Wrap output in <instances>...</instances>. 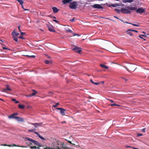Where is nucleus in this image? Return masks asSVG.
Segmentation results:
<instances>
[{"instance_id":"obj_18","label":"nucleus","mask_w":149,"mask_h":149,"mask_svg":"<svg viewBox=\"0 0 149 149\" xmlns=\"http://www.w3.org/2000/svg\"><path fill=\"white\" fill-rule=\"evenodd\" d=\"M65 30L66 32H70L72 33V31L70 30L69 29L68 27H66L65 28Z\"/></svg>"},{"instance_id":"obj_61","label":"nucleus","mask_w":149,"mask_h":149,"mask_svg":"<svg viewBox=\"0 0 149 149\" xmlns=\"http://www.w3.org/2000/svg\"><path fill=\"white\" fill-rule=\"evenodd\" d=\"M24 10H29L28 9H25V8H24Z\"/></svg>"},{"instance_id":"obj_15","label":"nucleus","mask_w":149,"mask_h":149,"mask_svg":"<svg viewBox=\"0 0 149 149\" xmlns=\"http://www.w3.org/2000/svg\"><path fill=\"white\" fill-rule=\"evenodd\" d=\"M53 12L54 13H57L59 10L56 7H53L52 8Z\"/></svg>"},{"instance_id":"obj_5","label":"nucleus","mask_w":149,"mask_h":149,"mask_svg":"<svg viewBox=\"0 0 149 149\" xmlns=\"http://www.w3.org/2000/svg\"><path fill=\"white\" fill-rule=\"evenodd\" d=\"M121 12L124 14H130L131 12L127 9L125 8H122L120 10Z\"/></svg>"},{"instance_id":"obj_55","label":"nucleus","mask_w":149,"mask_h":149,"mask_svg":"<svg viewBox=\"0 0 149 149\" xmlns=\"http://www.w3.org/2000/svg\"><path fill=\"white\" fill-rule=\"evenodd\" d=\"M122 78L124 79V80H125V82H126V81H127L128 80V79H125V78H124V77H122Z\"/></svg>"},{"instance_id":"obj_45","label":"nucleus","mask_w":149,"mask_h":149,"mask_svg":"<svg viewBox=\"0 0 149 149\" xmlns=\"http://www.w3.org/2000/svg\"><path fill=\"white\" fill-rule=\"evenodd\" d=\"M2 48L4 49H7V50H10V49L7 48L3 47Z\"/></svg>"},{"instance_id":"obj_31","label":"nucleus","mask_w":149,"mask_h":149,"mask_svg":"<svg viewBox=\"0 0 149 149\" xmlns=\"http://www.w3.org/2000/svg\"><path fill=\"white\" fill-rule=\"evenodd\" d=\"M65 140L66 141H67L68 142V143H70L72 144L73 145H75V144L72 143L71 141H70L68 140H67V139H65Z\"/></svg>"},{"instance_id":"obj_21","label":"nucleus","mask_w":149,"mask_h":149,"mask_svg":"<svg viewBox=\"0 0 149 149\" xmlns=\"http://www.w3.org/2000/svg\"><path fill=\"white\" fill-rule=\"evenodd\" d=\"M19 108L20 109H23L24 108L25 106L24 105H22L20 104H19L18 105Z\"/></svg>"},{"instance_id":"obj_23","label":"nucleus","mask_w":149,"mask_h":149,"mask_svg":"<svg viewBox=\"0 0 149 149\" xmlns=\"http://www.w3.org/2000/svg\"><path fill=\"white\" fill-rule=\"evenodd\" d=\"M90 81L93 84H94L96 85H99L100 84V83H99L94 82L93 81V80H92V79H90Z\"/></svg>"},{"instance_id":"obj_9","label":"nucleus","mask_w":149,"mask_h":149,"mask_svg":"<svg viewBox=\"0 0 149 149\" xmlns=\"http://www.w3.org/2000/svg\"><path fill=\"white\" fill-rule=\"evenodd\" d=\"M33 91H34V92L30 94L29 95H26L25 96L27 97H31L33 96L36 95V93H37V92L34 90H33Z\"/></svg>"},{"instance_id":"obj_19","label":"nucleus","mask_w":149,"mask_h":149,"mask_svg":"<svg viewBox=\"0 0 149 149\" xmlns=\"http://www.w3.org/2000/svg\"><path fill=\"white\" fill-rule=\"evenodd\" d=\"M100 66L102 68L105 69H108V66H106L105 65L103 64H101L100 65Z\"/></svg>"},{"instance_id":"obj_3","label":"nucleus","mask_w":149,"mask_h":149,"mask_svg":"<svg viewBox=\"0 0 149 149\" xmlns=\"http://www.w3.org/2000/svg\"><path fill=\"white\" fill-rule=\"evenodd\" d=\"M91 6L95 9H100L103 8V7L100 4H95L93 5H91Z\"/></svg>"},{"instance_id":"obj_32","label":"nucleus","mask_w":149,"mask_h":149,"mask_svg":"<svg viewBox=\"0 0 149 149\" xmlns=\"http://www.w3.org/2000/svg\"><path fill=\"white\" fill-rule=\"evenodd\" d=\"M36 145H37L38 146H39V147L42 146V145H41V144L38 141H37V143H36Z\"/></svg>"},{"instance_id":"obj_62","label":"nucleus","mask_w":149,"mask_h":149,"mask_svg":"<svg viewBox=\"0 0 149 149\" xmlns=\"http://www.w3.org/2000/svg\"><path fill=\"white\" fill-rule=\"evenodd\" d=\"M24 10H29L28 9H25V8H24Z\"/></svg>"},{"instance_id":"obj_64","label":"nucleus","mask_w":149,"mask_h":149,"mask_svg":"<svg viewBox=\"0 0 149 149\" xmlns=\"http://www.w3.org/2000/svg\"><path fill=\"white\" fill-rule=\"evenodd\" d=\"M142 33H143L144 34V35H145V34H146V33H145V32L143 31V32H142Z\"/></svg>"},{"instance_id":"obj_58","label":"nucleus","mask_w":149,"mask_h":149,"mask_svg":"<svg viewBox=\"0 0 149 149\" xmlns=\"http://www.w3.org/2000/svg\"><path fill=\"white\" fill-rule=\"evenodd\" d=\"M21 6H22V8L24 9V6H23V4L22 5H21Z\"/></svg>"},{"instance_id":"obj_39","label":"nucleus","mask_w":149,"mask_h":149,"mask_svg":"<svg viewBox=\"0 0 149 149\" xmlns=\"http://www.w3.org/2000/svg\"><path fill=\"white\" fill-rule=\"evenodd\" d=\"M143 134L141 133H138L137 134V136H142Z\"/></svg>"},{"instance_id":"obj_24","label":"nucleus","mask_w":149,"mask_h":149,"mask_svg":"<svg viewBox=\"0 0 149 149\" xmlns=\"http://www.w3.org/2000/svg\"><path fill=\"white\" fill-rule=\"evenodd\" d=\"M139 37L143 39L144 40H145L142 37H146V36L145 35H140L139 36Z\"/></svg>"},{"instance_id":"obj_6","label":"nucleus","mask_w":149,"mask_h":149,"mask_svg":"<svg viewBox=\"0 0 149 149\" xmlns=\"http://www.w3.org/2000/svg\"><path fill=\"white\" fill-rule=\"evenodd\" d=\"M47 26L49 30L51 32H55V31L54 30L53 26L51 25L50 24H47Z\"/></svg>"},{"instance_id":"obj_25","label":"nucleus","mask_w":149,"mask_h":149,"mask_svg":"<svg viewBox=\"0 0 149 149\" xmlns=\"http://www.w3.org/2000/svg\"><path fill=\"white\" fill-rule=\"evenodd\" d=\"M6 89L7 91H11V89L9 88V86L8 85H6Z\"/></svg>"},{"instance_id":"obj_52","label":"nucleus","mask_w":149,"mask_h":149,"mask_svg":"<svg viewBox=\"0 0 149 149\" xmlns=\"http://www.w3.org/2000/svg\"><path fill=\"white\" fill-rule=\"evenodd\" d=\"M131 30L132 31H134V32H135L136 33L138 32V31H136V30L132 29V30Z\"/></svg>"},{"instance_id":"obj_33","label":"nucleus","mask_w":149,"mask_h":149,"mask_svg":"<svg viewBox=\"0 0 149 149\" xmlns=\"http://www.w3.org/2000/svg\"><path fill=\"white\" fill-rule=\"evenodd\" d=\"M36 130V129H32V130H28L29 132H34L35 130Z\"/></svg>"},{"instance_id":"obj_42","label":"nucleus","mask_w":149,"mask_h":149,"mask_svg":"<svg viewBox=\"0 0 149 149\" xmlns=\"http://www.w3.org/2000/svg\"><path fill=\"white\" fill-rule=\"evenodd\" d=\"M104 18L106 19H109V20H111V21H114V20L112 19H110V18H109V17H105V18Z\"/></svg>"},{"instance_id":"obj_60","label":"nucleus","mask_w":149,"mask_h":149,"mask_svg":"<svg viewBox=\"0 0 149 149\" xmlns=\"http://www.w3.org/2000/svg\"><path fill=\"white\" fill-rule=\"evenodd\" d=\"M133 149H139L138 148H136L135 147H132Z\"/></svg>"},{"instance_id":"obj_14","label":"nucleus","mask_w":149,"mask_h":149,"mask_svg":"<svg viewBox=\"0 0 149 149\" xmlns=\"http://www.w3.org/2000/svg\"><path fill=\"white\" fill-rule=\"evenodd\" d=\"M131 30H132V29H128L126 31V33L131 36H132L133 35V34L131 32L132 31Z\"/></svg>"},{"instance_id":"obj_8","label":"nucleus","mask_w":149,"mask_h":149,"mask_svg":"<svg viewBox=\"0 0 149 149\" xmlns=\"http://www.w3.org/2000/svg\"><path fill=\"white\" fill-rule=\"evenodd\" d=\"M57 109L60 110V113L62 116L65 115V111H66V109H63L61 108H56Z\"/></svg>"},{"instance_id":"obj_2","label":"nucleus","mask_w":149,"mask_h":149,"mask_svg":"<svg viewBox=\"0 0 149 149\" xmlns=\"http://www.w3.org/2000/svg\"><path fill=\"white\" fill-rule=\"evenodd\" d=\"M77 3L76 1L70 3L69 6L72 9H75L77 8Z\"/></svg>"},{"instance_id":"obj_36","label":"nucleus","mask_w":149,"mask_h":149,"mask_svg":"<svg viewBox=\"0 0 149 149\" xmlns=\"http://www.w3.org/2000/svg\"><path fill=\"white\" fill-rule=\"evenodd\" d=\"M75 18L73 17L72 19L70 20V21L72 22H74L75 21Z\"/></svg>"},{"instance_id":"obj_51","label":"nucleus","mask_w":149,"mask_h":149,"mask_svg":"<svg viewBox=\"0 0 149 149\" xmlns=\"http://www.w3.org/2000/svg\"><path fill=\"white\" fill-rule=\"evenodd\" d=\"M145 130H146V128H144L142 130V131L143 132H145Z\"/></svg>"},{"instance_id":"obj_34","label":"nucleus","mask_w":149,"mask_h":149,"mask_svg":"<svg viewBox=\"0 0 149 149\" xmlns=\"http://www.w3.org/2000/svg\"><path fill=\"white\" fill-rule=\"evenodd\" d=\"M45 64H48L49 63V61L48 60H46L45 61Z\"/></svg>"},{"instance_id":"obj_56","label":"nucleus","mask_w":149,"mask_h":149,"mask_svg":"<svg viewBox=\"0 0 149 149\" xmlns=\"http://www.w3.org/2000/svg\"><path fill=\"white\" fill-rule=\"evenodd\" d=\"M126 147L127 148H132L133 147H131L130 146H126Z\"/></svg>"},{"instance_id":"obj_57","label":"nucleus","mask_w":149,"mask_h":149,"mask_svg":"<svg viewBox=\"0 0 149 149\" xmlns=\"http://www.w3.org/2000/svg\"><path fill=\"white\" fill-rule=\"evenodd\" d=\"M124 23H127V24H131V23H128V22H124Z\"/></svg>"},{"instance_id":"obj_47","label":"nucleus","mask_w":149,"mask_h":149,"mask_svg":"<svg viewBox=\"0 0 149 149\" xmlns=\"http://www.w3.org/2000/svg\"><path fill=\"white\" fill-rule=\"evenodd\" d=\"M73 36H80V35H79V34H74V33H73Z\"/></svg>"},{"instance_id":"obj_11","label":"nucleus","mask_w":149,"mask_h":149,"mask_svg":"<svg viewBox=\"0 0 149 149\" xmlns=\"http://www.w3.org/2000/svg\"><path fill=\"white\" fill-rule=\"evenodd\" d=\"M26 139L28 141H30L32 143H33L34 144L36 145V143H37V141L33 140L29 138H26Z\"/></svg>"},{"instance_id":"obj_27","label":"nucleus","mask_w":149,"mask_h":149,"mask_svg":"<svg viewBox=\"0 0 149 149\" xmlns=\"http://www.w3.org/2000/svg\"><path fill=\"white\" fill-rule=\"evenodd\" d=\"M30 148L31 149H36V148L39 149L40 148L39 147H37L36 146H30Z\"/></svg>"},{"instance_id":"obj_29","label":"nucleus","mask_w":149,"mask_h":149,"mask_svg":"<svg viewBox=\"0 0 149 149\" xmlns=\"http://www.w3.org/2000/svg\"><path fill=\"white\" fill-rule=\"evenodd\" d=\"M114 10L117 13H120V10L118 9H115Z\"/></svg>"},{"instance_id":"obj_4","label":"nucleus","mask_w":149,"mask_h":149,"mask_svg":"<svg viewBox=\"0 0 149 149\" xmlns=\"http://www.w3.org/2000/svg\"><path fill=\"white\" fill-rule=\"evenodd\" d=\"M82 48L77 47H75L72 49L73 50L78 53H80L82 51Z\"/></svg>"},{"instance_id":"obj_1","label":"nucleus","mask_w":149,"mask_h":149,"mask_svg":"<svg viewBox=\"0 0 149 149\" xmlns=\"http://www.w3.org/2000/svg\"><path fill=\"white\" fill-rule=\"evenodd\" d=\"M127 8L128 9L131 10H136V12L140 14H142L145 11V10L144 9L141 8H139L137 10L136 8L134 7H127Z\"/></svg>"},{"instance_id":"obj_40","label":"nucleus","mask_w":149,"mask_h":149,"mask_svg":"<svg viewBox=\"0 0 149 149\" xmlns=\"http://www.w3.org/2000/svg\"><path fill=\"white\" fill-rule=\"evenodd\" d=\"M2 91L3 92H7V91H8L6 88H3L2 90Z\"/></svg>"},{"instance_id":"obj_13","label":"nucleus","mask_w":149,"mask_h":149,"mask_svg":"<svg viewBox=\"0 0 149 149\" xmlns=\"http://www.w3.org/2000/svg\"><path fill=\"white\" fill-rule=\"evenodd\" d=\"M34 133L36 134L39 137V138H40V139H41L42 140H45V139L44 138H43L42 136L40 135V134L38 132H34Z\"/></svg>"},{"instance_id":"obj_30","label":"nucleus","mask_w":149,"mask_h":149,"mask_svg":"<svg viewBox=\"0 0 149 149\" xmlns=\"http://www.w3.org/2000/svg\"><path fill=\"white\" fill-rule=\"evenodd\" d=\"M132 24L133 26H137L139 27L140 26V25L139 24Z\"/></svg>"},{"instance_id":"obj_22","label":"nucleus","mask_w":149,"mask_h":149,"mask_svg":"<svg viewBox=\"0 0 149 149\" xmlns=\"http://www.w3.org/2000/svg\"><path fill=\"white\" fill-rule=\"evenodd\" d=\"M62 2L64 4H65L67 3H69V0H63Z\"/></svg>"},{"instance_id":"obj_48","label":"nucleus","mask_w":149,"mask_h":149,"mask_svg":"<svg viewBox=\"0 0 149 149\" xmlns=\"http://www.w3.org/2000/svg\"><path fill=\"white\" fill-rule=\"evenodd\" d=\"M19 38H20V39H24V38L22 36H19Z\"/></svg>"},{"instance_id":"obj_16","label":"nucleus","mask_w":149,"mask_h":149,"mask_svg":"<svg viewBox=\"0 0 149 149\" xmlns=\"http://www.w3.org/2000/svg\"><path fill=\"white\" fill-rule=\"evenodd\" d=\"M133 0H123V2L124 3H130L133 2Z\"/></svg>"},{"instance_id":"obj_54","label":"nucleus","mask_w":149,"mask_h":149,"mask_svg":"<svg viewBox=\"0 0 149 149\" xmlns=\"http://www.w3.org/2000/svg\"><path fill=\"white\" fill-rule=\"evenodd\" d=\"M18 29L19 31L20 32H21V30L20 28V26H18Z\"/></svg>"},{"instance_id":"obj_7","label":"nucleus","mask_w":149,"mask_h":149,"mask_svg":"<svg viewBox=\"0 0 149 149\" xmlns=\"http://www.w3.org/2000/svg\"><path fill=\"white\" fill-rule=\"evenodd\" d=\"M42 123H43L42 122H41L40 123H31L30 124L33 125L35 127L37 128L38 126H41L42 124Z\"/></svg>"},{"instance_id":"obj_59","label":"nucleus","mask_w":149,"mask_h":149,"mask_svg":"<svg viewBox=\"0 0 149 149\" xmlns=\"http://www.w3.org/2000/svg\"><path fill=\"white\" fill-rule=\"evenodd\" d=\"M116 106H117L119 107H120V105H119V104H116Z\"/></svg>"},{"instance_id":"obj_35","label":"nucleus","mask_w":149,"mask_h":149,"mask_svg":"<svg viewBox=\"0 0 149 149\" xmlns=\"http://www.w3.org/2000/svg\"><path fill=\"white\" fill-rule=\"evenodd\" d=\"M25 56H29V57H31V58H34V57H35V56H34V55H32L31 56H29L28 55H25Z\"/></svg>"},{"instance_id":"obj_28","label":"nucleus","mask_w":149,"mask_h":149,"mask_svg":"<svg viewBox=\"0 0 149 149\" xmlns=\"http://www.w3.org/2000/svg\"><path fill=\"white\" fill-rule=\"evenodd\" d=\"M12 100L13 101H15V103H17L19 102L18 101H17L14 98H12Z\"/></svg>"},{"instance_id":"obj_49","label":"nucleus","mask_w":149,"mask_h":149,"mask_svg":"<svg viewBox=\"0 0 149 149\" xmlns=\"http://www.w3.org/2000/svg\"><path fill=\"white\" fill-rule=\"evenodd\" d=\"M132 66H131L130 67V69H131V70H133V71H134V70H135V69H132Z\"/></svg>"},{"instance_id":"obj_10","label":"nucleus","mask_w":149,"mask_h":149,"mask_svg":"<svg viewBox=\"0 0 149 149\" xmlns=\"http://www.w3.org/2000/svg\"><path fill=\"white\" fill-rule=\"evenodd\" d=\"M17 113H14L12 114V115H10V116H9L8 118L9 119L11 118H15L16 119V116H15L16 115H17Z\"/></svg>"},{"instance_id":"obj_17","label":"nucleus","mask_w":149,"mask_h":149,"mask_svg":"<svg viewBox=\"0 0 149 149\" xmlns=\"http://www.w3.org/2000/svg\"><path fill=\"white\" fill-rule=\"evenodd\" d=\"M19 34V33L16 32L15 30H14L12 33V35H14L15 36H17Z\"/></svg>"},{"instance_id":"obj_26","label":"nucleus","mask_w":149,"mask_h":149,"mask_svg":"<svg viewBox=\"0 0 149 149\" xmlns=\"http://www.w3.org/2000/svg\"><path fill=\"white\" fill-rule=\"evenodd\" d=\"M17 1L21 5H22L23 4L24 2L22 0H17Z\"/></svg>"},{"instance_id":"obj_63","label":"nucleus","mask_w":149,"mask_h":149,"mask_svg":"<svg viewBox=\"0 0 149 149\" xmlns=\"http://www.w3.org/2000/svg\"><path fill=\"white\" fill-rule=\"evenodd\" d=\"M113 7H116L115 5H113V4L111 5Z\"/></svg>"},{"instance_id":"obj_43","label":"nucleus","mask_w":149,"mask_h":149,"mask_svg":"<svg viewBox=\"0 0 149 149\" xmlns=\"http://www.w3.org/2000/svg\"><path fill=\"white\" fill-rule=\"evenodd\" d=\"M116 103H114L113 104H111L110 105V106H111V107H113V106H116Z\"/></svg>"},{"instance_id":"obj_38","label":"nucleus","mask_w":149,"mask_h":149,"mask_svg":"<svg viewBox=\"0 0 149 149\" xmlns=\"http://www.w3.org/2000/svg\"><path fill=\"white\" fill-rule=\"evenodd\" d=\"M59 104L58 103H56V104L54 105H53V107L54 108H55L57 107V106L59 105Z\"/></svg>"},{"instance_id":"obj_44","label":"nucleus","mask_w":149,"mask_h":149,"mask_svg":"<svg viewBox=\"0 0 149 149\" xmlns=\"http://www.w3.org/2000/svg\"><path fill=\"white\" fill-rule=\"evenodd\" d=\"M53 21L55 22H56L58 23L59 22L57 20H55V19H53Z\"/></svg>"},{"instance_id":"obj_37","label":"nucleus","mask_w":149,"mask_h":149,"mask_svg":"<svg viewBox=\"0 0 149 149\" xmlns=\"http://www.w3.org/2000/svg\"><path fill=\"white\" fill-rule=\"evenodd\" d=\"M114 17L116 18V19H118L120 20L122 22H123V21L120 19H119V18H118V17H117L116 16H114Z\"/></svg>"},{"instance_id":"obj_12","label":"nucleus","mask_w":149,"mask_h":149,"mask_svg":"<svg viewBox=\"0 0 149 149\" xmlns=\"http://www.w3.org/2000/svg\"><path fill=\"white\" fill-rule=\"evenodd\" d=\"M16 119L19 122H24V119L22 118L19 117H16Z\"/></svg>"},{"instance_id":"obj_50","label":"nucleus","mask_w":149,"mask_h":149,"mask_svg":"<svg viewBox=\"0 0 149 149\" xmlns=\"http://www.w3.org/2000/svg\"><path fill=\"white\" fill-rule=\"evenodd\" d=\"M108 100L110 101L111 103H113L114 102V101H113V100H110L109 99H107Z\"/></svg>"},{"instance_id":"obj_53","label":"nucleus","mask_w":149,"mask_h":149,"mask_svg":"<svg viewBox=\"0 0 149 149\" xmlns=\"http://www.w3.org/2000/svg\"><path fill=\"white\" fill-rule=\"evenodd\" d=\"M25 34V33L21 32V35H23Z\"/></svg>"},{"instance_id":"obj_20","label":"nucleus","mask_w":149,"mask_h":149,"mask_svg":"<svg viewBox=\"0 0 149 149\" xmlns=\"http://www.w3.org/2000/svg\"><path fill=\"white\" fill-rule=\"evenodd\" d=\"M12 36H13V38L14 40L15 41L17 42L18 41V39H17V37H16L17 36H15L14 35H12Z\"/></svg>"},{"instance_id":"obj_46","label":"nucleus","mask_w":149,"mask_h":149,"mask_svg":"<svg viewBox=\"0 0 149 149\" xmlns=\"http://www.w3.org/2000/svg\"><path fill=\"white\" fill-rule=\"evenodd\" d=\"M49 96H51L53 94V93L52 92H49Z\"/></svg>"},{"instance_id":"obj_41","label":"nucleus","mask_w":149,"mask_h":149,"mask_svg":"<svg viewBox=\"0 0 149 149\" xmlns=\"http://www.w3.org/2000/svg\"><path fill=\"white\" fill-rule=\"evenodd\" d=\"M48 16L49 17L52 18H54V19H56V17H54V16H52L50 15H48Z\"/></svg>"}]
</instances>
